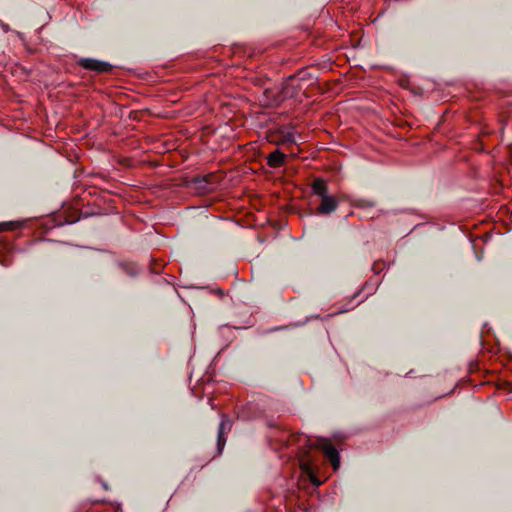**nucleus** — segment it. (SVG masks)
I'll return each mask as SVG.
<instances>
[{"instance_id":"obj_1","label":"nucleus","mask_w":512,"mask_h":512,"mask_svg":"<svg viewBox=\"0 0 512 512\" xmlns=\"http://www.w3.org/2000/svg\"><path fill=\"white\" fill-rule=\"evenodd\" d=\"M316 448L321 450L324 455L329 459L331 465L334 470L338 469L340 466V456L337 449L332 445L329 439L320 438L315 441L313 444Z\"/></svg>"},{"instance_id":"obj_5","label":"nucleus","mask_w":512,"mask_h":512,"mask_svg":"<svg viewBox=\"0 0 512 512\" xmlns=\"http://www.w3.org/2000/svg\"><path fill=\"white\" fill-rule=\"evenodd\" d=\"M285 159L286 155L276 149L267 156V163L272 168H278L284 164Z\"/></svg>"},{"instance_id":"obj_7","label":"nucleus","mask_w":512,"mask_h":512,"mask_svg":"<svg viewBox=\"0 0 512 512\" xmlns=\"http://www.w3.org/2000/svg\"><path fill=\"white\" fill-rule=\"evenodd\" d=\"M312 189H313V192L316 195L320 196L321 198L328 195L327 194V185H326L325 181L322 179L314 180Z\"/></svg>"},{"instance_id":"obj_8","label":"nucleus","mask_w":512,"mask_h":512,"mask_svg":"<svg viewBox=\"0 0 512 512\" xmlns=\"http://www.w3.org/2000/svg\"><path fill=\"white\" fill-rule=\"evenodd\" d=\"M14 228V225L12 222H3V223H0V233L2 231H6V230H12Z\"/></svg>"},{"instance_id":"obj_4","label":"nucleus","mask_w":512,"mask_h":512,"mask_svg":"<svg viewBox=\"0 0 512 512\" xmlns=\"http://www.w3.org/2000/svg\"><path fill=\"white\" fill-rule=\"evenodd\" d=\"M338 205V201L334 196L327 195L321 198L318 211L321 214H329L333 212Z\"/></svg>"},{"instance_id":"obj_3","label":"nucleus","mask_w":512,"mask_h":512,"mask_svg":"<svg viewBox=\"0 0 512 512\" xmlns=\"http://www.w3.org/2000/svg\"><path fill=\"white\" fill-rule=\"evenodd\" d=\"M79 65L84 69L96 72H108L112 69V65L110 63L92 58L81 59L79 61Z\"/></svg>"},{"instance_id":"obj_2","label":"nucleus","mask_w":512,"mask_h":512,"mask_svg":"<svg viewBox=\"0 0 512 512\" xmlns=\"http://www.w3.org/2000/svg\"><path fill=\"white\" fill-rule=\"evenodd\" d=\"M232 429V421L228 419L225 415H222L221 422L219 424L218 428V435H217V449L218 453L221 454L225 444H226V437L225 434L228 433Z\"/></svg>"},{"instance_id":"obj_6","label":"nucleus","mask_w":512,"mask_h":512,"mask_svg":"<svg viewBox=\"0 0 512 512\" xmlns=\"http://www.w3.org/2000/svg\"><path fill=\"white\" fill-rule=\"evenodd\" d=\"M300 467H301V470L303 473H305L310 481L316 485V486H319L321 484V482L319 480L316 479L313 471H312V467H311V464L309 463V461H306L304 459H301L300 460Z\"/></svg>"},{"instance_id":"obj_9","label":"nucleus","mask_w":512,"mask_h":512,"mask_svg":"<svg viewBox=\"0 0 512 512\" xmlns=\"http://www.w3.org/2000/svg\"><path fill=\"white\" fill-rule=\"evenodd\" d=\"M289 142H290V159H291L293 156L296 155V153L293 150L292 143L297 144V140L293 137V134L291 132H290Z\"/></svg>"}]
</instances>
